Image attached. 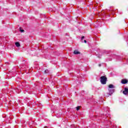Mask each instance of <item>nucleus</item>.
<instances>
[{
	"instance_id": "obj_1",
	"label": "nucleus",
	"mask_w": 128,
	"mask_h": 128,
	"mask_svg": "<svg viewBox=\"0 0 128 128\" xmlns=\"http://www.w3.org/2000/svg\"><path fill=\"white\" fill-rule=\"evenodd\" d=\"M100 82L102 84H106V82L108 80V78L106 76H104L100 78Z\"/></svg>"
},
{
	"instance_id": "obj_2",
	"label": "nucleus",
	"mask_w": 128,
	"mask_h": 128,
	"mask_svg": "<svg viewBox=\"0 0 128 128\" xmlns=\"http://www.w3.org/2000/svg\"><path fill=\"white\" fill-rule=\"evenodd\" d=\"M108 92H109L108 94L110 96H112V94H114V89H110V88H109L108 89Z\"/></svg>"
},
{
	"instance_id": "obj_3",
	"label": "nucleus",
	"mask_w": 128,
	"mask_h": 128,
	"mask_svg": "<svg viewBox=\"0 0 128 128\" xmlns=\"http://www.w3.org/2000/svg\"><path fill=\"white\" fill-rule=\"evenodd\" d=\"M124 94H128V88H125L124 90L123 91Z\"/></svg>"
},
{
	"instance_id": "obj_4",
	"label": "nucleus",
	"mask_w": 128,
	"mask_h": 128,
	"mask_svg": "<svg viewBox=\"0 0 128 128\" xmlns=\"http://www.w3.org/2000/svg\"><path fill=\"white\" fill-rule=\"evenodd\" d=\"M122 84H128V80H126V79H124L122 80L121 81Z\"/></svg>"
},
{
	"instance_id": "obj_5",
	"label": "nucleus",
	"mask_w": 128,
	"mask_h": 128,
	"mask_svg": "<svg viewBox=\"0 0 128 128\" xmlns=\"http://www.w3.org/2000/svg\"><path fill=\"white\" fill-rule=\"evenodd\" d=\"M74 54H80V52L76 50H75L74 52Z\"/></svg>"
},
{
	"instance_id": "obj_6",
	"label": "nucleus",
	"mask_w": 128,
	"mask_h": 128,
	"mask_svg": "<svg viewBox=\"0 0 128 128\" xmlns=\"http://www.w3.org/2000/svg\"><path fill=\"white\" fill-rule=\"evenodd\" d=\"M116 88V87L113 84H110L108 85L109 88Z\"/></svg>"
},
{
	"instance_id": "obj_7",
	"label": "nucleus",
	"mask_w": 128,
	"mask_h": 128,
	"mask_svg": "<svg viewBox=\"0 0 128 128\" xmlns=\"http://www.w3.org/2000/svg\"><path fill=\"white\" fill-rule=\"evenodd\" d=\"M15 44H16V46H17V48L20 46V42H16L15 43Z\"/></svg>"
},
{
	"instance_id": "obj_8",
	"label": "nucleus",
	"mask_w": 128,
	"mask_h": 128,
	"mask_svg": "<svg viewBox=\"0 0 128 128\" xmlns=\"http://www.w3.org/2000/svg\"><path fill=\"white\" fill-rule=\"evenodd\" d=\"M20 32H24V30H22V28L20 27Z\"/></svg>"
},
{
	"instance_id": "obj_9",
	"label": "nucleus",
	"mask_w": 128,
	"mask_h": 128,
	"mask_svg": "<svg viewBox=\"0 0 128 128\" xmlns=\"http://www.w3.org/2000/svg\"><path fill=\"white\" fill-rule=\"evenodd\" d=\"M44 74H48V70H46L44 71Z\"/></svg>"
},
{
	"instance_id": "obj_10",
	"label": "nucleus",
	"mask_w": 128,
	"mask_h": 128,
	"mask_svg": "<svg viewBox=\"0 0 128 128\" xmlns=\"http://www.w3.org/2000/svg\"><path fill=\"white\" fill-rule=\"evenodd\" d=\"M80 106H78L76 108V110H80Z\"/></svg>"
},
{
	"instance_id": "obj_11",
	"label": "nucleus",
	"mask_w": 128,
	"mask_h": 128,
	"mask_svg": "<svg viewBox=\"0 0 128 128\" xmlns=\"http://www.w3.org/2000/svg\"><path fill=\"white\" fill-rule=\"evenodd\" d=\"M84 36H82V40H84Z\"/></svg>"
},
{
	"instance_id": "obj_12",
	"label": "nucleus",
	"mask_w": 128,
	"mask_h": 128,
	"mask_svg": "<svg viewBox=\"0 0 128 128\" xmlns=\"http://www.w3.org/2000/svg\"><path fill=\"white\" fill-rule=\"evenodd\" d=\"M84 42L85 44H86V40H84Z\"/></svg>"
},
{
	"instance_id": "obj_13",
	"label": "nucleus",
	"mask_w": 128,
	"mask_h": 128,
	"mask_svg": "<svg viewBox=\"0 0 128 128\" xmlns=\"http://www.w3.org/2000/svg\"><path fill=\"white\" fill-rule=\"evenodd\" d=\"M99 66H100V64H99Z\"/></svg>"
},
{
	"instance_id": "obj_14",
	"label": "nucleus",
	"mask_w": 128,
	"mask_h": 128,
	"mask_svg": "<svg viewBox=\"0 0 128 128\" xmlns=\"http://www.w3.org/2000/svg\"><path fill=\"white\" fill-rule=\"evenodd\" d=\"M46 127H44V128H46Z\"/></svg>"
}]
</instances>
